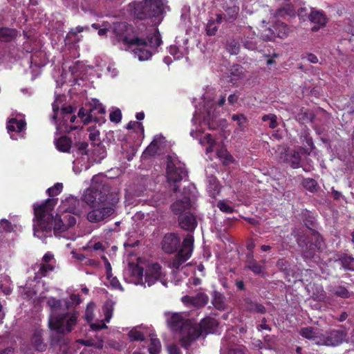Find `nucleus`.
Returning a JSON list of instances; mask_svg holds the SVG:
<instances>
[{
    "mask_svg": "<svg viewBox=\"0 0 354 354\" xmlns=\"http://www.w3.org/2000/svg\"><path fill=\"white\" fill-rule=\"evenodd\" d=\"M223 8L225 12L224 20L229 23H233L236 20L239 13V6L236 1L230 0L223 3Z\"/></svg>",
    "mask_w": 354,
    "mask_h": 354,
    "instance_id": "aec40b11",
    "label": "nucleus"
},
{
    "mask_svg": "<svg viewBox=\"0 0 354 354\" xmlns=\"http://www.w3.org/2000/svg\"><path fill=\"white\" fill-rule=\"evenodd\" d=\"M181 301L187 306L202 308L208 303L209 297L204 292H198L195 296L185 295L182 297Z\"/></svg>",
    "mask_w": 354,
    "mask_h": 354,
    "instance_id": "412c9836",
    "label": "nucleus"
},
{
    "mask_svg": "<svg viewBox=\"0 0 354 354\" xmlns=\"http://www.w3.org/2000/svg\"><path fill=\"white\" fill-rule=\"evenodd\" d=\"M19 35V31L15 28L0 27V43H10Z\"/></svg>",
    "mask_w": 354,
    "mask_h": 354,
    "instance_id": "bb28decb",
    "label": "nucleus"
},
{
    "mask_svg": "<svg viewBox=\"0 0 354 354\" xmlns=\"http://www.w3.org/2000/svg\"><path fill=\"white\" fill-rule=\"evenodd\" d=\"M46 304L50 310L49 321L55 320L56 323H58L59 321L57 317L68 310L70 302L64 301V304H63V301L50 297L48 299Z\"/></svg>",
    "mask_w": 354,
    "mask_h": 354,
    "instance_id": "f8f14e48",
    "label": "nucleus"
},
{
    "mask_svg": "<svg viewBox=\"0 0 354 354\" xmlns=\"http://www.w3.org/2000/svg\"><path fill=\"white\" fill-rule=\"evenodd\" d=\"M329 291L335 296L347 299L351 296V293L348 289L343 286H338L335 287H330Z\"/></svg>",
    "mask_w": 354,
    "mask_h": 354,
    "instance_id": "4c0bfd02",
    "label": "nucleus"
},
{
    "mask_svg": "<svg viewBox=\"0 0 354 354\" xmlns=\"http://www.w3.org/2000/svg\"><path fill=\"white\" fill-rule=\"evenodd\" d=\"M57 203V198H48L43 203L34 206L35 216L37 218L34 225V235L39 239L47 237L46 234L54 230L57 232H65L76 224V218L64 212L62 214L53 215L54 207Z\"/></svg>",
    "mask_w": 354,
    "mask_h": 354,
    "instance_id": "f257e3e1",
    "label": "nucleus"
},
{
    "mask_svg": "<svg viewBox=\"0 0 354 354\" xmlns=\"http://www.w3.org/2000/svg\"><path fill=\"white\" fill-rule=\"evenodd\" d=\"M312 239L315 241V246L318 250H321L324 247V240L320 234L316 230H313Z\"/></svg>",
    "mask_w": 354,
    "mask_h": 354,
    "instance_id": "8fccbe9b",
    "label": "nucleus"
},
{
    "mask_svg": "<svg viewBox=\"0 0 354 354\" xmlns=\"http://www.w3.org/2000/svg\"><path fill=\"white\" fill-rule=\"evenodd\" d=\"M57 149L62 152H68L71 148V140L67 136H62L55 140Z\"/></svg>",
    "mask_w": 354,
    "mask_h": 354,
    "instance_id": "c9c22d12",
    "label": "nucleus"
},
{
    "mask_svg": "<svg viewBox=\"0 0 354 354\" xmlns=\"http://www.w3.org/2000/svg\"><path fill=\"white\" fill-rule=\"evenodd\" d=\"M163 3L160 0H145L134 3V15L137 19L143 20L151 19L154 25L161 21Z\"/></svg>",
    "mask_w": 354,
    "mask_h": 354,
    "instance_id": "20e7f679",
    "label": "nucleus"
},
{
    "mask_svg": "<svg viewBox=\"0 0 354 354\" xmlns=\"http://www.w3.org/2000/svg\"><path fill=\"white\" fill-rule=\"evenodd\" d=\"M262 120L263 122H269V127L271 129H274L278 126L277 116L274 114H268L263 115L262 117Z\"/></svg>",
    "mask_w": 354,
    "mask_h": 354,
    "instance_id": "3c124183",
    "label": "nucleus"
},
{
    "mask_svg": "<svg viewBox=\"0 0 354 354\" xmlns=\"http://www.w3.org/2000/svg\"><path fill=\"white\" fill-rule=\"evenodd\" d=\"M217 207L221 212L227 214H231L234 211V208L224 201H219L217 203Z\"/></svg>",
    "mask_w": 354,
    "mask_h": 354,
    "instance_id": "5fc2aeb1",
    "label": "nucleus"
},
{
    "mask_svg": "<svg viewBox=\"0 0 354 354\" xmlns=\"http://www.w3.org/2000/svg\"><path fill=\"white\" fill-rule=\"evenodd\" d=\"M178 223L182 229L190 232L194 231L197 225L196 217L192 212L178 216Z\"/></svg>",
    "mask_w": 354,
    "mask_h": 354,
    "instance_id": "393cba45",
    "label": "nucleus"
},
{
    "mask_svg": "<svg viewBox=\"0 0 354 354\" xmlns=\"http://www.w3.org/2000/svg\"><path fill=\"white\" fill-rule=\"evenodd\" d=\"M284 157H280V159H283L282 161L284 162L289 163L290 167L293 169H297L301 167V156L299 153L297 151H290L288 149H283Z\"/></svg>",
    "mask_w": 354,
    "mask_h": 354,
    "instance_id": "b1692460",
    "label": "nucleus"
},
{
    "mask_svg": "<svg viewBox=\"0 0 354 354\" xmlns=\"http://www.w3.org/2000/svg\"><path fill=\"white\" fill-rule=\"evenodd\" d=\"M59 322L55 320L48 322L50 330H61L64 333H70L77 323V313L76 311L64 313L57 317Z\"/></svg>",
    "mask_w": 354,
    "mask_h": 354,
    "instance_id": "6e6552de",
    "label": "nucleus"
},
{
    "mask_svg": "<svg viewBox=\"0 0 354 354\" xmlns=\"http://www.w3.org/2000/svg\"><path fill=\"white\" fill-rule=\"evenodd\" d=\"M194 246V237L192 234H187L182 243V247L178 252L172 259L170 267L178 270L180 266L191 257Z\"/></svg>",
    "mask_w": 354,
    "mask_h": 354,
    "instance_id": "0eeeda50",
    "label": "nucleus"
},
{
    "mask_svg": "<svg viewBox=\"0 0 354 354\" xmlns=\"http://www.w3.org/2000/svg\"><path fill=\"white\" fill-rule=\"evenodd\" d=\"M232 120L237 122V126L240 131H243L248 123V119L243 114H234L232 115Z\"/></svg>",
    "mask_w": 354,
    "mask_h": 354,
    "instance_id": "a18cd8bd",
    "label": "nucleus"
},
{
    "mask_svg": "<svg viewBox=\"0 0 354 354\" xmlns=\"http://www.w3.org/2000/svg\"><path fill=\"white\" fill-rule=\"evenodd\" d=\"M225 297L218 292H214V298L212 304L218 310H223L225 308Z\"/></svg>",
    "mask_w": 354,
    "mask_h": 354,
    "instance_id": "a19ab883",
    "label": "nucleus"
},
{
    "mask_svg": "<svg viewBox=\"0 0 354 354\" xmlns=\"http://www.w3.org/2000/svg\"><path fill=\"white\" fill-rule=\"evenodd\" d=\"M240 306L243 310L259 314H265L266 309L264 306L261 304L253 301L248 297L243 298L240 301Z\"/></svg>",
    "mask_w": 354,
    "mask_h": 354,
    "instance_id": "5701e85b",
    "label": "nucleus"
},
{
    "mask_svg": "<svg viewBox=\"0 0 354 354\" xmlns=\"http://www.w3.org/2000/svg\"><path fill=\"white\" fill-rule=\"evenodd\" d=\"M299 333L304 338L314 340L316 344H317V342L319 341L322 334L317 329L313 327L302 328Z\"/></svg>",
    "mask_w": 354,
    "mask_h": 354,
    "instance_id": "2f4dec72",
    "label": "nucleus"
},
{
    "mask_svg": "<svg viewBox=\"0 0 354 354\" xmlns=\"http://www.w3.org/2000/svg\"><path fill=\"white\" fill-rule=\"evenodd\" d=\"M78 151L82 155H88L91 149H88V144L86 142H82L77 145Z\"/></svg>",
    "mask_w": 354,
    "mask_h": 354,
    "instance_id": "680f3d73",
    "label": "nucleus"
},
{
    "mask_svg": "<svg viewBox=\"0 0 354 354\" xmlns=\"http://www.w3.org/2000/svg\"><path fill=\"white\" fill-rule=\"evenodd\" d=\"M296 14L294 6L292 4H286L283 7L279 8L276 12L277 17L285 18L286 17H292Z\"/></svg>",
    "mask_w": 354,
    "mask_h": 354,
    "instance_id": "f704fd0d",
    "label": "nucleus"
},
{
    "mask_svg": "<svg viewBox=\"0 0 354 354\" xmlns=\"http://www.w3.org/2000/svg\"><path fill=\"white\" fill-rule=\"evenodd\" d=\"M43 334L42 330L36 329L31 337V345L38 352H44L47 348V344L44 342Z\"/></svg>",
    "mask_w": 354,
    "mask_h": 354,
    "instance_id": "a878e982",
    "label": "nucleus"
},
{
    "mask_svg": "<svg viewBox=\"0 0 354 354\" xmlns=\"http://www.w3.org/2000/svg\"><path fill=\"white\" fill-rule=\"evenodd\" d=\"M118 40L130 46H136L133 50L135 57L140 61H145L152 56V51L150 48H156L161 43V38L158 30L153 33H147L146 35L142 33H135L133 36L118 35Z\"/></svg>",
    "mask_w": 354,
    "mask_h": 354,
    "instance_id": "f03ea898",
    "label": "nucleus"
},
{
    "mask_svg": "<svg viewBox=\"0 0 354 354\" xmlns=\"http://www.w3.org/2000/svg\"><path fill=\"white\" fill-rule=\"evenodd\" d=\"M221 351L225 354H245L243 349L236 345H230L227 339H223Z\"/></svg>",
    "mask_w": 354,
    "mask_h": 354,
    "instance_id": "473e14b6",
    "label": "nucleus"
},
{
    "mask_svg": "<svg viewBox=\"0 0 354 354\" xmlns=\"http://www.w3.org/2000/svg\"><path fill=\"white\" fill-rule=\"evenodd\" d=\"M218 326V322L212 317H205L203 319L199 324L192 321V326L196 328V332L198 333L197 339L204 335L214 333Z\"/></svg>",
    "mask_w": 354,
    "mask_h": 354,
    "instance_id": "ddd939ff",
    "label": "nucleus"
},
{
    "mask_svg": "<svg viewBox=\"0 0 354 354\" xmlns=\"http://www.w3.org/2000/svg\"><path fill=\"white\" fill-rule=\"evenodd\" d=\"M314 118L315 115L312 111L308 110L303 111V110H301V113L297 115L296 120L301 123H306L308 122H313Z\"/></svg>",
    "mask_w": 354,
    "mask_h": 354,
    "instance_id": "ea45409f",
    "label": "nucleus"
},
{
    "mask_svg": "<svg viewBox=\"0 0 354 354\" xmlns=\"http://www.w3.org/2000/svg\"><path fill=\"white\" fill-rule=\"evenodd\" d=\"M109 119L113 122L119 123L122 119V112L120 109H116L113 111L109 115Z\"/></svg>",
    "mask_w": 354,
    "mask_h": 354,
    "instance_id": "bf43d9fd",
    "label": "nucleus"
},
{
    "mask_svg": "<svg viewBox=\"0 0 354 354\" xmlns=\"http://www.w3.org/2000/svg\"><path fill=\"white\" fill-rule=\"evenodd\" d=\"M184 192L185 195L182 198L176 200L171 205L172 212L178 216L191 212L192 207L189 196L185 190Z\"/></svg>",
    "mask_w": 354,
    "mask_h": 354,
    "instance_id": "2eb2a0df",
    "label": "nucleus"
},
{
    "mask_svg": "<svg viewBox=\"0 0 354 354\" xmlns=\"http://www.w3.org/2000/svg\"><path fill=\"white\" fill-rule=\"evenodd\" d=\"M218 156L223 159V164L225 165H228L234 162L233 156L225 149L219 151Z\"/></svg>",
    "mask_w": 354,
    "mask_h": 354,
    "instance_id": "49530a36",
    "label": "nucleus"
},
{
    "mask_svg": "<svg viewBox=\"0 0 354 354\" xmlns=\"http://www.w3.org/2000/svg\"><path fill=\"white\" fill-rule=\"evenodd\" d=\"M166 177L174 192H177L179 189L178 183L187 177V171L185 165L177 159L169 156L167 161Z\"/></svg>",
    "mask_w": 354,
    "mask_h": 354,
    "instance_id": "423d86ee",
    "label": "nucleus"
},
{
    "mask_svg": "<svg viewBox=\"0 0 354 354\" xmlns=\"http://www.w3.org/2000/svg\"><path fill=\"white\" fill-rule=\"evenodd\" d=\"M346 30L351 35H354V18L353 19H349L346 26Z\"/></svg>",
    "mask_w": 354,
    "mask_h": 354,
    "instance_id": "774afa93",
    "label": "nucleus"
},
{
    "mask_svg": "<svg viewBox=\"0 0 354 354\" xmlns=\"http://www.w3.org/2000/svg\"><path fill=\"white\" fill-rule=\"evenodd\" d=\"M106 190L103 187V191L92 187L86 189L82 197V202L84 205H88L95 207L97 205H111L117 203L119 198L116 193L106 194Z\"/></svg>",
    "mask_w": 354,
    "mask_h": 354,
    "instance_id": "39448f33",
    "label": "nucleus"
},
{
    "mask_svg": "<svg viewBox=\"0 0 354 354\" xmlns=\"http://www.w3.org/2000/svg\"><path fill=\"white\" fill-rule=\"evenodd\" d=\"M165 317L170 330L178 333L180 345L187 349L197 339L198 335L194 333L196 330L192 326V321L186 319L180 313L167 312Z\"/></svg>",
    "mask_w": 354,
    "mask_h": 354,
    "instance_id": "7ed1b4c3",
    "label": "nucleus"
},
{
    "mask_svg": "<svg viewBox=\"0 0 354 354\" xmlns=\"http://www.w3.org/2000/svg\"><path fill=\"white\" fill-rule=\"evenodd\" d=\"M335 262L339 263L342 268L345 270L354 272V258L346 254H339L337 255Z\"/></svg>",
    "mask_w": 354,
    "mask_h": 354,
    "instance_id": "c756f323",
    "label": "nucleus"
},
{
    "mask_svg": "<svg viewBox=\"0 0 354 354\" xmlns=\"http://www.w3.org/2000/svg\"><path fill=\"white\" fill-rule=\"evenodd\" d=\"M297 236H298V237L297 239V241L299 246L301 248H304L305 245L307 246L305 240H304L302 239V236H301L299 234ZM302 252H303V255L304 257L308 258V259L313 258L314 256V254H315V251L313 250V244L310 243V245H309V248L308 247H306V250L303 249Z\"/></svg>",
    "mask_w": 354,
    "mask_h": 354,
    "instance_id": "e433bc0d",
    "label": "nucleus"
},
{
    "mask_svg": "<svg viewBox=\"0 0 354 354\" xmlns=\"http://www.w3.org/2000/svg\"><path fill=\"white\" fill-rule=\"evenodd\" d=\"M180 239L175 233L166 234L161 242L162 250L167 254L176 252L180 247Z\"/></svg>",
    "mask_w": 354,
    "mask_h": 354,
    "instance_id": "dca6fc26",
    "label": "nucleus"
},
{
    "mask_svg": "<svg viewBox=\"0 0 354 354\" xmlns=\"http://www.w3.org/2000/svg\"><path fill=\"white\" fill-rule=\"evenodd\" d=\"M91 154L95 157V159L97 160H100L104 158L106 156V151L105 147L99 142L95 144L93 142L91 144Z\"/></svg>",
    "mask_w": 354,
    "mask_h": 354,
    "instance_id": "72a5a7b5",
    "label": "nucleus"
},
{
    "mask_svg": "<svg viewBox=\"0 0 354 354\" xmlns=\"http://www.w3.org/2000/svg\"><path fill=\"white\" fill-rule=\"evenodd\" d=\"M96 115L97 113L95 107L93 105L92 107L90 108V109L88 111V115L86 116V119H85V124H88L92 121L95 122H100V118L97 117Z\"/></svg>",
    "mask_w": 354,
    "mask_h": 354,
    "instance_id": "09e8293b",
    "label": "nucleus"
},
{
    "mask_svg": "<svg viewBox=\"0 0 354 354\" xmlns=\"http://www.w3.org/2000/svg\"><path fill=\"white\" fill-rule=\"evenodd\" d=\"M303 187L310 192H315L317 190V181L310 178H304L301 183Z\"/></svg>",
    "mask_w": 354,
    "mask_h": 354,
    "instance_id": "c03bdc74",
    "label": "nucleus"
},
{
    "mask_svg": "<svg viewBox=\"0 0 354 354\" xmlns=\"http://www.w3.org/2000/svg\"><path fill=\"white\" fill-rule=\"evenodd\" d=\"M218 30V27L214 21H209L206 26V33L208 35H215Z\"/></svg>",
    "mask_w": 354,
    "mask_h": 354,
    "instance_id": "13d9d810",
    "label": "nucleus"
},
{
    "mask_svg": "<svg viewBox=\"0 0 354 354\" xmlns=\"http://www.w3.org/2000/svg\"><path fill=\"white\" fill-rule=\"evenodd\" d=\"M26 123L23 120H17V118H11L7 124L8 132L10 134L12 139H17L12 134L13 132L21 133L26 127Z\"/></svg>",
    "mask_w": 354,
    "mask_h": 354,
    "instance_id": "cd10ccee",
    "label": "nucleus"
},
{
    "mask_svg": "<svg viewBox=\"0 0 354 354\" xmlns=\"http://www.w3.org/2000/svg\"><path fill=\"white\" fill-rule=\"evenodd\" d=\"M243 67L241 65H233L231 68V73L236 76H240L242 73Z\"/></svg>",
    "mask_w": 354,
    "mask_h": 354,
    "instance_id": "69168bd1",
    "label": "nucleus"
},
{
    "mask_svg": "<svg viewBox=\"0 0 354 354\" xmlns=\"http://www.w3.org/2000/svg\"><path fill=\"white\" fill-rule=\"evenodd\" d=\"M50 346L57 354H66L69 348V339L66 333L51 330Z\"/></svg>",
    "mask_w": 354,
    "mask_h": 354,
    "instance_id": "1a4fd4ad",
    "label": "nucleus"
},
{
    "mask_svg": "<svg viewBox=\"0 0 354 354\" xmlns=\"http://www.w3.org/2000/svg\"><path fill=\"white\" fill-rule=\"evenodd\" d=\"M113 310V304L111 302H106L103 308L106 322H109L110 319L112 317Z\"/></svg>",
    "mask_w": 354,
    "mask_h": 354,
    "instance_id": "6e6d98bb",
    "label": "nucleus"
},
{
    "mask_svg": "<svg viewBox=\"0 0 354 354\" xmlns=\"http://www.w3.org/2000/svg\"><path fill=\"white\" fill-rule=\"evenodd\" d=\"M63 189V185L61 183H57L53 187L47 189V193L51 198H55L54 196H57Z\"/></svg>",
    "mask_w": 354,
    "mask_h": 354,
    "instance_id": "de8ad7c7",
    "label": "nucleus"
},
{
    "mask_svg": "<svg viewBox=\"0 0 354 354\" xmlns=\"http://www.w3.org/2000/svg\"><path fill=\"white\" fill-rule=\"evenodd\" d=\"M207 191L209 194V196L214 198H216V196L219 194L220 186L218 181L215 178L209 180Z\"/></svg>",
    "mask_w": 354,
    "mask_h": 354,
    "instance_id": "79ce46f5",
    "label": "nucleus"
},
{
    "mask_svg": "<svg viewBox=\"0 0 354 354\" xmlns=\"http://www.w3.org/2000/svg\"><path fill=\"white\" fill-rule=\"evenodd\" d=\"M80 343L84 346H86L95 347L97 349H102L103 348V342L102 341L95 342L93 339H88V340H80Z\"/></svg>",
    "mask_w": 354,
    "mask_h": 354,
    "instance_id": "864d4df0",
    "label": "nucleus"
},
{
    "mask_svg": "<svg viewBox=\"0 0 354 354\" xmlns=\"http://www.w3.org/2000/svg\"><path fill=\"white\" fill-rule=\"evenodd\" d=\"M290 32V29L287 24L283 22L277 21L272 28H268L263 30L262 37L264 39L272 41L276 37L281 39L287 37Z\"/></svg>",
    "mask_w": 354,
    "mask_h": 354,
    "instance_id": "9b49d317",
    "label": "nucleus"
},
{
    "mask_svg": "<svg viewBox=\"0 0 354 354\" xmlns=\"http://www.w3.org/2000/svg\"><path fill=\"white\" fill-rule=\"evenodd\" d=\"M0 227L7 232H11L14 230L11 222L5 218L0 221Z\"/></svg>",
    "mask_w": 354,
    "mask_h": 354,
    "instance_id": "052dcab7",
    "label": "nucleus"
},
{
    "mask_svg": "<svg viewBox=\"0 0 354 354\" xmlns=\"http://www.w3.org/2000/svg\"><path fill=\"white\" fill-rule=\"evenodd\" d=\"M55 266L51 263H41L37 264L34 266V270H36L35 273V280L41 279L47 276L48 273L54 270Z\"/></svg>",
    "mask_w": 354,
    "mask_h": 354,
    "instance_id": "c85d7f7f",
    "label": "nucleus"
},
{
    "mask_svg": "<svg viewBox=\"0 0 354 354\" xmlns=\"http://www.w3.org/2000/svg\"><path fill=\"white\" fill-rule=\"evenodd\" d=\"M84 207L85 205L82 201L72 196L63 201L61 206L63 212L77 216H80L82 213Z\"/></svg>",
    "mask_w": 354,
    "mask_h": 354,
    "instance_id": "4468645a",
    "label": "nucleus"
},
{
    "mask_svg": "<svg viewBox=\"0 0 354 354\" xmlns=\"http://www.w3.org/2000/svg\"><path fill=\"white\" fill-rule=\"evenodd\" d=\"M129 337L131 341H143L144 335L142 332L136 330H132L129 333Z\"/></svg>",
    "mask_w": 354,
    "mask_h": 354,
    "instance_id": "4d7b16f0",
    "label": "nucleus"
},
{
    "mask_svg": "<svg viewBox=\"0 0 354 354\" xmlns=\"http://www.w3.org/2000/svg\"><path fill=\"white\" fill-rule=\"evenodd\" d=\"M93 106L95 107L97 114L104 115L105 113V108L102 106L101 103L99 102L98 100H94Z\"/></svg>",
    "mask_w": 354,
    "mask_h": 354,
    "instance_id": "e2e57ef3",
    "label": "nucleus"
},
{
    "mask_svg": "<svg viewBox=\"0 0 354 354\" xmlns=\"http://www.w3.org/2000/svg\"><path fill=\"white\" fill-rule=\"evenodd\" d=\"M129 272L131 276L137 278L138 280L142 279L144 269L139 265L134 263H129Z\"/></svg>",
    "mask_w": 354,
    "mask_h": 354,
    "instance_id": "58836bf2",
    "label": "nucleus"
},
{
    "mask_svg": "<svg viewBox=\"0 0 354 354\" xmlns=\"http://www.w3.org/2000/svg\"><path fill=\"white\" fill-rule=\"evenodd\" d=\"M347 334L341 330H333L325 333H322L317 345L326 346H337L341 344L346 339Z\"/></svg>",
    "mask_w": 354,
    "mask_h": 354,
    "instance_id": "9d476101",
    "label": "nucleus"
},
{
    "mask_svg": "<svg viewBox=\"0 0 354 354\" xmlns=\"http://www.w3.org/2000/svg\"><path fill=\"white\" fill-rule=\"evenodd\" d=\"M164 142L165 138L162 136H155L151 142L143 151L142 157L143 158H147L150 156H155L161 149Z\"/></svg>",
    "mask_w": 354,
    "mask_h": 354,
    "instance_id": "4be33fe9",
    "label": "nucleus"
},
{
    "mask_svg": "<svg viewBox=\"0 0 354 354\" xmlns=\"http://www.w3.org/2000/svg\"><path fill=\"white\" fill-rule=\"evenodd\" d=\"M154 201L157 203V205L163 204L166 201V197L163 194H157L153 196Z\"/></svg>",
    "mask_w": 354,
    "mask_h": 354,
    "instance_id": "338daca9",
    "label": "nucleus"
},
{
    "mask_svg": "<svg viewBox=\"0 0 354 354\" xmlns=\"http://www.w3.org/2000/svg\"><path fill=\"white\" fill-rule=\"evenodd\" d=\"M245 268L251 270L255 274H262L264 273L265 270V268L254 259L252 253H249L247 255Z\"/></svg>",
    "mask_w": 354,
    "mask_h": 354,
    "instance_id": "7c9ffc66",
    "label": "nucleus"
},
{
    "mask_svg": "<svg viewBox=\"0 0 354 354\" xmlns=\"http://www.w3.org/2000/svg\"><path fill=\"white\" fill-rule=\"evenodd\" d=\"M161 343L159 339L151 337L150 339V344L149 346V354H158L161 351Z\"/></svg>",
    "mask_w": 354,
    "mask_h": 354,
    "instance_id": "37998d69",
    "label": "nucleus"
},
{
    "mask_svg": "<svg viewBox=\"0 0 354 354\" xmlns=\"http://www.w3.org/2000/svg\"><path fill=\"white\" fill-rule=\"evenodd\" d=\"M103 206L95 208L87 214V219L91 223H98L112 215L114 209L111 206Z\"/></svg>",
    "mask_w": 354,
    "mask_h": 354,
    "instance_id": "f3484780",
    "label": "nucleus"
},
{
    "mask_svg": "<svg viewBox=\"0 0 354 354\" xmlns=\"http://www.w3.org/2000/svg\"><path fill=\"white\" fill-rule=\"evenodd\" d=\"M164 276L161 266L157 263H151L146 269L145 275V282L149 286H151L157 281L161 280Z\"/></svg>",
    "mask_w": 354,
    "mask_h": 354,
    "instance_id": "a211bd4d",
    "label": "nucleus"
},
{
    "mask_svg": "<svg viewBox=\"0 0 354 354\" xmlns=\"http://www.w3.org/2000/svg\"><path fill=\"white\" fill-rule=\"evenodd\" d=\"M226 49L231 55H237L240 49L239 44L234 40L230 41L227 42Z\"/></svg>",
    "mask_w": 354,
    "mask_h": 354,
    "instance_id": "603ef678",
    "label": "nucleus"
},
{
    "mask_svg": "<svg viewBox=\"0 0 354 354\" xmlns=\"http://www.w3.org/2000/svg\"><path fill=\"white\" fill-rule=\"evenodd\" d=\"M308 19L311 23L316 24L311 28L313 32H317L320 28L324 27L328 21L324 11L314 8H310Z\"/></svg>",
    "mask_w": 354,
    "mask_h": 354,
    "instance_id": "6ab92c4d",
    "label": "nucleus"
},
{
    "mask_svg": "<svg viewBox=\"0 0 354 354\" xmlns=\"http://www.w3.org/2000/svg\"><path fill=\"white\" fill-rule=\"evenodd\" d=\"M135 128H139L142 132L144 131V127L142 124V123L136 122V121H131L127 124V129H133Z\"/></svg>",
    "mask_w": 354,
    "mask_h": 354,
    "instance_id": "0e129e2a",
    "label": "nucleus"
}]
</instances>
